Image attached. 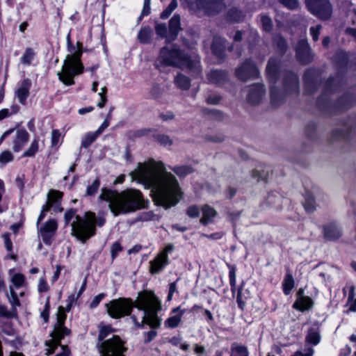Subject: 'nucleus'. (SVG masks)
<instances>
[{
    "label": "nucleus",
    "instance_id": "f257e3e1",
    "mask_svg": "<svg viewBox=\"0 0 356 356\" xmlns=\"http://www.w3.org/2000/svg\"><path fill=\"white\" fill-rule=\"evenodd\" d=\"M132 180L150 189L154 202L165 208L175 205L180 199V187L176 177L165 170L161 161L149 159L138 163L137 168L130 172Z\"/></svg>",
    "mask_w": 356,
    "mask_h": 356
},
{
    "label": "nucleus",
    "instance_id": "f03ea898",
    "mask_svg": "<svg viewBox=\"0 0 356 356\" xmlns=\"http://www.w3.org/2000/svg\"><path fill=\"white\" fill-rule=\"evenodd\" d=\"M108 314L113 318H120L131 314L134 307L138 309L131 318L138 327L147 324L153 328L160 325L156 313L160 309V302L152 291L139 292L134 302L131 299L120 298L113 300L106 305Z\"/></svg>",
    "mask_w": 356,
    "mask_h": 356
},
{
    "label": "nucleus",
    "instance_id": "7ed1b4c3",
    "mask_svg": "<svg viewBox=\"0 0 356 356\" xmlns=\"http://www.w3.org/2000/svg\"><path fill=\"white\" fill-rule=\"evenodd\" d=\"M99 199L109 203L114 216L135 211L144 207V200L139 191L128 189L121 193L106 188H102Z\"/></svg>",
    "mask_w": 356,
    "mask_h": 356
},
{
    "label": "nucleus",
    "instance_id": "20e7f679",
    "mask_svg": "<svg viewBox=\"0 0 356 356\" xmlns=\"http://www.w3.org/2000/svg\"><path fill=\"white\" fill-rule=\"evenodd\" d=\"M161 59L167 65L187 69L194 77L202 75L199 57L188 56L187 53L175 48V46H165L161 51Z\"/></svg>",
    "mask_w": 356,
    "mask_h": 356
},
{
    "label": "nucleus",
    "instance_id": "39448f33",
    "mask_svg": "<svg viewBox=\"0 0 356 356\" xmlns=\"http://www.w3.org/2000/svg\"><path fill=\"white\" fill-rule=\"evenodd\" d=\"M82 46H68L67 54L60 72H58L59 79L65 85L74 83V77L83 72V65L81 61Z\"/></svg>",
    "mask_w": 356,
    "mask_h": 356
},
{
    "label": "nucleus",
    "instance_id": "423d86ee",
    "mask_svg": "<svg viewBox=\"0 0 356 356\" xmlns=\"http://www.w3.org/2000/svg\"><path fill=\"white\" fill-rule=\"evenodd\" d=\"M74 217L76 220L71 224V234L82 243H85L95 234L94 213L88 212L86 213L84 218H81L76 215V210L70 209L65 213V224L67 225Z\"/></svg>",
    "mask_w": 356,
    "mask_h": 356
},
{
    "label": "nucleus",
    "instance_id": "0eeeda50",
    "mask_svg": "<svg viewBox=\"0 0 356 356\" xmlns=\"http://www.w3.org/2000/svg\"><path fill=\"white\" fill-rule=\"evenodd\" d=\"M68 300L69 304L66 309L62 306L58 307L57 322L54 325V330L50 334L51 339L45 342L46 346L48 347L47 349V355L54 353L55 348L59 345L60 340L65 336L70 334V330L64 325V323L66 319L65 312L70 309L72 302L75 300L74 295L72 294L70 296Z\"/></svg>",
    "mask_w": 356,
    "mask_h": 356
},
{
    "label": "nucleus",
    "instance_id": "6e6552de",
    "mask_svg": "<svg viewBox=\"0 0 356 356\" xmlns=\"http://www.w3.org/2000/svg\"><path fill=\"white\" fill-rule=\"evenodd\" d=\"M190 9L197 15L215 16L225 8L223 0H192Z\"/></svg>",
    "mask_w": 356,
    "mask_h": 356
},
{
    "label": "nucleus",
    "instance_id": "1a4fd4ad",
    "mask_svg": "<svg viewBox=\"0 0 356 356\" xmlns=\"http://www.w3.org/2000/svg\"><path fill=\"white\" fill-rule=\"evenodd\" d=\"M181 30V18L179 15H175L169 22L168 29L163 24L156 23L155 31L156 34L166 39V42L175 40L179 32Z\"/></svg>",
    "mask_w": 356,
    "mask_h": 356
},
{
    "label": "nucleus",
    "instance_id": "9d476101",
    "mask_svg": "<svg viewBox=\"0 0 356 356\" xmlns=\"http://www.w3.org/2000/svg\"><path fill=\"white\" fill-rule=\"evenodd\" d=\"M126 350L123 341L117 335L105 339L99 345L101 356H124V353Z\"/></svg>",
    "mask_w": 356,
    "mask_h": 356
},
{
    "label": "nucleus",
    "instance_id": "9b49d317",
    "mask_svg": "<svg viewBox=\"0 0 356 356\" xmlns=\"http://www.w3.org/2000/svg\"><path fill=\"white\" fill-rule=\"evenodd\" d=\"M306 6L312 14L322 20L330 19L332 6L329 0H305Z\"/></svg>",
    "mask_w": 356,
    "mask_h": 356
},
{
    "label": "nucleus",
    "instance_id": "f8f14e48",
    "mask_svg": "<svg viewBox=\"0 0 356 356\" xmlns=\"http://www.w3.org/2000/svg\"><path fill=\"white\" fill-rule=\"evenodd\" d=\"M235 74L239 79L246 81L257 77L259 70L254 63L248 60L236 69Z\"/></svg>",
    "mask_w": 356,
    "mask_h": 356
},
{
    "label": "nucleus",
    "instance_id": "ddd939ff",
    "mask_svg": "<svg viewBox=\"0 0 356 356\" xmlns=\"http://www.w3.org/2000/svg\"><path fill=\"white\" fill-rule=\"evenodd\" d=\"M342 236V229L335 222L323 226V237L327 241H336Z\"/></svg>",
    "mask_w": 356,
    "mask_h": 356
},
{
    "label": "nucleus",
    "instance_id": "4468645a",
    "mask_svg": "<svg viewBox=\"0 0 356 356\" xmlns=\"http://www.w3.org/2000/svg\"><path fill=\"white\" fill-rule=\"evenodd\" d=\"M264 94L265 89L263 85H254L249 89L247 100L251 104H258L261 102Z\"/></svg>",
    "mask_w": 356,
    "mask_h": 356
},
{
    "label": "nucleus",
    "instance_id": "2eb2a0df",
    "mask_svg": "<svg viewBox=\"0 0 356 356\" xmlns=\"http://www.w3.org/2000/svg\"><path fill=\"white\" fill-rule=\"evenodd\" d=\"M283 84L284 90L289 93L296 92L299 88L298 79L292 72H288L285 74Z\"/></svg>",
    "mask_w": 356,
    "mask_h": 356
},
{
    "label": "nucleus",
    "instance_id": "dca6fc26",
    "mask_svg": "<svg viewBox=\"0 0 356 356\" xmlns=\"http://www.w3.org/2000/svg\"><path fill=\"white\" fill-rule=\"evenodd\" d=\"M29 138V134L25 129L17 130L15 138L13 140V150L15 152L20 151L27 143Z\"/></svg>",
    "mask_w": 356,
    "mask_h": 356
},
{
    "label": "nucleus",
    "instance_id": "f3484780",
    "mask_svg": "<svg viewBox=\"0 0 356 356\" xmlns=\"http://www.w3.org/2000/svg\"><path fill=\"white\" fill-rule=\"evenodd\" d=\"M31 86V81L29 79H26L22 81L20 87L15 92V95L22 104H25L26 103V100L29 95Z\"/></svg>",
    "mask_w": 356,
    "mask_h": 356
},
{
    "label": "nucleus",
    "instance_id": "a211bd4d",
    "mask_svg": "<svg viewBox=\"0 0 356 356\" xmlns=\"http://www.w3.org/2000/svg\"><path fill=\"white\" fill-rule=\"evenodd\" d=\"M207 79L209 83L220 85L227 80V73L224 70H211L207 74Z\"/></svg>",
    "mask_w": 356,
    "mask_h": 356
},
{
    "label": "nucleus",
    "instance_id": "6ab92c4d",
    "mask_svg": "<svg viewBox=\"0 0 356 356\" xmlns=\"http://www.w3.org/2000/svg\"><path fill=\"white\" fill-rule=\"evenodd\" d=\"M202 217L200 218V222L207 225L209 223L213 222V218L217 215L216 209L208 204H204L202 207Z\"/></svg>",
    "mask_w": 356,
    "mask_h": 356
},
{
    "label": "nucleus",
    "instance_id": "aec40b11",
    "mask_svg": "<svg viewBox=\"0 0 356 356\" xmlns=\"http://www.w3.org/2000/svg\"><path fill=\"white\" fill-rule=\"evenodd\" d=\"M296 51L298 58L302 63H308L312 61L313 56L309 46H297Z\"/></svg>",
    "mask_w": 356,
    "mask_h": 356
},
{
    "label": "nucleus",
    "instance_id": "412c9836",
    "mask_svg": "<svg viewBox=\"0 0 356 356\" xmlns=\"http://www.w3.org/2000/svg\"><path fill=\"white\" fill-rule=\"evenodd\" d=\"M302 206L308 213H314L317 208V204L316 202L314 196L313 194L307 191L304 195V201L302 202Z\"/></svg>",
    "mask_w": 356,
    "mask_h": 356
},
{
    "label": "nucleus",
    "instance_id": "4be33fe9",
    "mask_svg": "<svg viewBox=\"0 0 356 356\" xmlns=\"http://www.w3.org/2000/svg\"><path fill=\"white\" fill-rule=\"evenodd\" d=\"M313 300L309 297H302L297 298L293 304V308L303 312L312 307Z\"/></svg>",
    "mask_w": 356,
    "mask_h": 356
},
{
    "label": "nucleus",
    "instance_id": "5701e85b",
    "mask_svg": "<svg viewBox=\"0 0 356 356\" xmlns=\"http://www.w3.org/2000/svg\"><path fill=\"white\" fill-rule=\"evenodd\" d=\"M168 263V260L164 259L161 255L157 257L150 262V271L152 273H159Z\"/></svg>",
    "mask_w": 356,
    "mask_h": 356
},
{
    "label": "nucleus",
    "instance_id": "b1692460",
    "mask_svg": "<svg viewBox=\"0 0 356 356\" xmlns=\"http://www.w3.org/2000/svg\"><path fill=\"white\" fill-rule=\"evenodd\" d=\"M174 82L177 88L182 90H188L191 86L190 79L181 74H178L175 77Z\"/></svg>",
    "mask_w": 356,
    "mask_h": 356
},
{
    "label": "nucleus",
    "instance_id": "393cba45",
    "mask_svg": "<svg viewBox=\"0 0 356 356\" xmlns=\"http://www.w3.org/2000/svg\"><path fill=\"white\" fill-rule=\"evenodd\" d=\"M270 99L273 106H278L284 99V95L275 86H272L270 89Z\"/></svg>",
    "mask_w": 356,
    "mask_h": 356
},
{
    "label": "nucleus",
    "instance_id": "a878e982",
    "mask_svg": "<svg viewBox=\"0 0 356 356\" xmlns=\"http://www.w3.org/2000/svg\"><path fill=\"white\" fill-rule=\"evenodd\" d=\"M284 293L289 295L294 287V280L291 273H287L282 282Z\"/></svg>",
    "mask_w": 356,
    "mask_h": 356
},
{
    "label": "nucleus",
    "instance_id": "bb28decb",
    "mask_svg": "<svg viewBox=\"0 0 356 356\" xmlns=\"http://www.w3.org/2000/svg\"><path fill=\"white\" fill-rule=\"evenodd\" d=\"M170 169L179 177H184L193 172V168L188 165H177Z\"/></svg>",
    "mask_w": 356,
    "mask_h": 356
},
{
    "label": "nucleus",
    "instance_id": "cd10ccee",
    "mask_svg": "<svg viewBox=\"0 0 356 356\" xmlns=\"http://www.w3.org/2000/svg\"><path fill=\"white\" fill-rule=\"evenodd\" d=\"M153 35V31L150 27L141 29L138 33V40L141 43H149Z\"/></svg>",
    "mask_w": 356,
    "mask_h": 356
},
{
    "label": "nucleus",
    "instance_id": "c85d7f7f",
    "mask_svg": "<svg viewBox=\"0 0 356 356\" xmlns=\"http://www.w3.org/2000/svg\"><path fill=\"white\" fill-rule=\"evenodd\" d=\"M184 313V310H181L178 314L169 317L165 321V326L170 328H175L177 327L181 321V317Z\"/></svg>",
    "mask_w": 356,
    "mask_h": 356
},
{
    "label": "nucleus",
    "instance_id": "c756f323",
    "mask_svg": "<svg viewBox=\"0 0 356 356\" xmlns=\"http://www.w3.org/2000/svg\"><path fill=\"white\" fill-rule=\"evenodd\" d=\"M319 332L315 328H311L308 331L306 341L312 345H316L320 341Z\"/></svg>",
    "mask_w": 356,
    "mask_h": 356
},
{
    "label": "nucleus",
    "instance_id": "7c9ffc66",
    "mask_svg": "<svg viewBox=\"0 0 356 356\" xmlns=\"http://www.w3.org/2000/svg\"><path fill=\"white\" fill-rule=\"evenodd\" d=\"M227 19L233 22H241L244 16L243 13L236 8L230 9L227 13Z\"/></svg>",
    "mask_w": 356,
    "mask_h": 356
},
{
    "label": "nucleus",
    "instance_id": "2f4dec72",
    "mask_svg": "<svg viewBox=\"0 0 356 356\" xmlns=\"http://www.w3.org/2000/svg\"><path fill=\"white\" fill-rule=\"evenodd\" d=\"M35 56V52L33 48H27L21 57V62L24 65H29L31 64Z\"/></svg>",
    "mask_w": 356,
    "mask_h": 356
},
{
    "label": "nucleus",
    "instance_id": "473e14b6",
    "mask_svg": "<svg viewBox=\"0 0 356 356\" xmlns=\"http://www.w3.org/2000/svg\"><path fill=\"white\" fill-rule=\"evenodd\" d=\"M99 134L96 131L87 134L82 140L81 147L85 148L88 147L96 140Z\"/></svg>",
    "mask_w": 356,
    "mask_h": 356
},
{
    "label": "nucleus",
    "instance_id": "72a5a7b5",
    "mask_svg": "<svg viewBox=\"0 0 356 356\" xmlns=\"http://www.w3.org/2000/svg\"><path fill=\"white\" fill-rule=\"evenodd\" d=\"M100 186V180L99 178H96L92 183L88 186L86 189V195H94L98 191Z\"/></svg>",
    "mask_w": 356,
    "mask_h": 356
},
{
    "label": "nucleus",
    "instance_id": "f704fd0d",
    "mask_svg": "<svg viewBox=\"0 0 356 356\" xmlns=\"http://www.w3.org/2000/svg\"><path fill=\"white\" fill-rule=\"evenodd\" d=\"M38 150V140L33 139L29 149L23 154V156H33Z\"/></svg>",
    "mask_w": 356,
    "mask_h": 356
},
{
    "label": "nucleus",
    "instance_id": "c9c22d12",
    "mask_svg": "<svg viewBox=\"0 0 356 356\" xmlns=\"http://www.w3.org/2000/svg\"><path fill=\"white\" fill-rule=\"evenodd\" d=\"M177 0H172L170 5L161 13V17L162 19L168 18L172 11L177 7Z\"/></svg>",
    "mask_w": 356,
    "mask_h": 356
},
{
    "label": "nucleus",
    "instance_id": "e433bc0d",
    "mask_svg": "<svg viewBox=\"0 0 356 356\" xmlns=\"http://www.w3.org/2000/svg\"><path fill=\"white\" fill-rule=\"evenodd\" d=\"M57 228H58L57 222L55 220H49L40 229L46 231L47 232H50V233L54 234Z\"/></svg>",
    "mask_w": 356,
    "mask_h": 356
},
{
    "label": "nucleus",
    "instance_id": "4c0bfd02",
    "mask_svg": "<svg viewBox=\"0 0 356 356\" xmlns=\"http://www.w3.org/2000/svg\"><path fill=\"white\" fill-rule=\"evenodd\" d=\"M279 3L289 10H296L299 8L298 0H277Z\"/></svg>",
    "mask_w": 356,
    "mask_h": 356
},
{
    "label": "nucleus",
    "instance_id": "58836bf2",
    "mask_svg": "<svg viewBox=\"0 0 356 356\" xmlns=\"http://www.w3.org/2000/svg\"><path fill=\"white\" fill-rule=\"evenodd\" d=\"M113 330L109 326H104L99 330L98 336V340L99 341H104L106 338L112 333Z\"/></svg>",
    "mask_w": 356,
    "mask_h": 356
},
{
    "label": "nucleus",
    "instance_id": "ea45409f",
    "mask_svg": "<svg viewBox=\"0 0 356 356\" xmlns=\"http://www.w3.org/2000/svg\"><path fill=\"white\" fill-rule=\"evenodd\" d=\"M211 52L219 59L225 56V46H211Z\"/></svg>",
    "mask_w": 356,
    "mask_h": 356
},
{
    "label": "nucleus",
    "instance_id": "a19ab883",
    "mask_svg": "<svg viewBox=\"0 0 356 356\" xmlns=\"http://www.w3.org/2000/svg\"><path fill=\"white\" fill-rule=\"evenodd\" d=\"M314 74V71L309 70H307L305 73V75H304L305 87H306V90L308 92H312V91H310L309 90V88L312 84H313L312 76H313Z\"/></svg>",
    "mask_w": 356,
    "mask_h": 356
},
{
    "label": "nucleus",
    "instance_id": "79ce46f5",
    "mask_svg": "<svg viewBox=\"0 0 356 356\" xmlns=\"http://www.w3.org/2000/svg\"><path fill=\"white\" fill-rule=\"evenodd\" d=\"M275 63L270 60L267 65V72L270 81H275Z\"/></svg>",
    "mask_w": 356,
    "mask_h": 356
},
{
    "label": "nucleus",
    "instance_id": "37998d69",
    "mask_svg": "<svg viewBox=\"0 0 356 356\" xmlns=\"http://www.w3.org/2000/svg\"><path fill=\"white\" fill-rule=\"evenodd\" d=\"M63 196V193L60 192L58 191L55 190H51L48 193V199L49 202H56L59 199H60Z\"/></svg>",
    "mask_w": 356,
    "mask_h": 356
},
{
    "label": "nucleus",
    "instance_id": "c03bdc74",
    "mask_svg": "<svg viewBox=\"0 0 356 356\" xmlns=\"http://www.w3.org/2000/svg\"><path fill=\"white\" fill-rule=\"evenodd\" d=\"M156 140L158 143L164 146H170L172 144V140L166 135H157Z\"/></svg>",
    "mask_w": 356,
    "mask_h": 356
},
{
    "label": "nucleus",
    "instance_id": "a18cd8bd",
    "mask_svg": "<svg viewBox=\"0 0 356 356\" xmlns=\"http://www.w3.org/2000/svg\"><path fill=\"white\" fill-rule=\"evenodd\" d=\"M261 21L264 30L270 32L273 26L272 19L268 16H264L261 18Z\"/></svg>",
    "mask_w": 356,
    "mask_h": 356
},
{
    "label": "nucleus",
    "instance_id": "49530a36",
    "mask_svg": "<svg viewBox=\"0 0 356 356\" xmlns=\"http://www.w3.org/2000/svg\"><path fill=\"white\" fill-rule=\"evenodd\" d=\"M39 232L40 236L42 238L43 241L46 244L50 245L51 243V238L53 237L54 234L50 232H47L42 229H40Z\"/></svg>",
    "mask_w": 356,
    "mask_h": 356
},
{
    "label": "nucleus",
    "instance_id": "de8ad7c7",
    "mask_svg": "<svg viewBox=\"0 0 356 356\" xmlns=\"http://www.w3.org/2000/svg\"><path fill=\"white\" fill-rule=\"evenodd\" d=\"M10 296H8L10 303L12 305V306L13 307L19 306V305H20L19 300L15 292L14 291V290L12 288H10Z\"/></svg>",
    "mask_w": 356,
    "mask_h": 356
},
{
    "label": "nucleus",
    "instance_id": "09e8293b",
    "mask_svg": "<svg viewBox=\"0 0 356 356\" xmlns=\"http://www.w3.org/2000/svg\"><path fill=\"white\" fill-rule=\"evenodd\" d=\"M232 350L236 351L237 353H238L241 356H248V350H247L246 347H245L243 346L233 344L232 346Z\"/></svg>",
    "mask_w": 356,
    "mask_h": 356
},
{
    "label": "nucleus",
    "instance_id": "8fccbe9b",
    "mask_svg": "<svg viewBox=\"0 0 356 356\" xmlns=\"http://www.w3.org/2000/svg\"><path fill=\"white\" fill-rule=\"evenodd\" d=\"M12 282L17 287H20L24 282V276L22 274H15L12 278Z\"/></svg>",
    "mask_w": 356,
    "mask_h": 356
},
{
    "label": "nucleus",
    "instance_id": "3c124183",
    "mask_svg": "<svg viewBox=\"0 0 356 356\" xmlns=\"http://www.w3.org/2000/svg\"><path fill=\"white\" fill-rule=\"evenodd\" d=\"M13 159V156L11 152L8 151H5L2 152L0 155V162L1 163H6L8 162L11 161Z\"/></svg>",
    "mask_w": 356,
    "mask_h": 356
},
{
    "label": "nucleus",
    "instance_id": "603ef678",
    "mask_svg": "<svg viewBox=\"0 0 356 356\" xmlns=\"http://www.w3.org/2000/svg\"><path fill=\"white\" fill-rule=\"evenodd\" d=\"M186 213L191 218H196L199 216L200 211L197 206L193 205L187 209Z\"/></svg>",
    "mask_w": 356,
    "mask_h": 356
},
{
    "label": "nucleus",
    "instance_id": "864d4df0",
    "mask_svg": "<svg viewBox=\"0 0 356 356\" xmlns=\"http://www.w3.org/2000/svg\"><path fill=\"white\" fill-rule=\"evenodd\" d=\"M163 94V89L158 85L152 87L151 90V95L154 99H159Z\"/></svg>",
    "mask_w": 356,
    "mask_h": 356
},
{
    "label": "nucleus",
    "instance_id": "5fc2aeb1",
    "mask_svg": "<svg viewBox=\"0 0 356 356\" xmlns=\"http://www.w3.org/2000/svg\"><path fill=\"white\" fill-rule=\"evenodd\" d=\"M321 26L320 25L316 26V27H311L310 28V33L312 36L313 42H316L318 40L319 36V31L321 29Z\"/></svg>",
    "mask_w": 356,
    "mask_h": 356
},
{
    "label": "nucleus",
    "instance_id": "6e6d98bb",
    "mask_svg": "<svg viewBox=\"0 0 356 356\" xmlns=\"http://www.w3.org/2000/svg\"><path fill=\"white\" fill-rule=\"evenodd\" d=\"M104 293H100L96 296L90 303V308H95L101 302V300L104 298Z\"/></svg>",
    "mask_w": 356,
    "mask_h": 356
},
{
    "label": "nucleus",
    "instance_id": "4d7b16f0",
    "mask_svg": "<svg viewBox=\"0 0 356 356\" xmlns=\"http://www.w3.org/2000/svg\"><path fill=\"white\" fill-rule=\"evenodd\" d=\"M122 250V246L119 243H115L111 247V255L113 258H115L118 252Z\"/></svg>",
    "mask_w": 356,
    "mask_h": 356
},
{
    "label": "nucleus",
    "instance_id": "13d9d810",
    "mask_svg": "<svg viewBox=\"0 0 356 356\" xmlns=\"http://www.w3.org/2000/svg\"><path fill=\"white\" fill-rule=\"evenodd\" d=\"M221 97L216 95H209L207 98V102L211 104H217L220 102Z\"/></svg>",
    "mask_w": 356,
    "mask_h": 356
},
{
    "label": "nucleus",
    "instance_id": "bf43d9fd",
    "mask_svg": "<svg viewBox=\"0 0 356 356\" xmlns=\"http://www.w3.org/2000/svg\"><path fill=\"white\" fill-rule=\"evenodd\" d=\"M150 1L151 0H145L141 13L142 16H147L150 13Z\"/></svg>",
    "mask_w": 356,
    "mask_h": 356
},
{
    "label": "nucleus",
    "instance_id": "052dcab7",
    "mask_svg": "<svg viewBox=\"0 0 356 356\" xmlns=\"http://www.w3.org/2000/svg\"><path fill=\"white\" fill-rule=\"evenodd\" d=\"M173 248H174V246L172 245H171V244H169L159 254L161 255V257H162L163 258H164V259L168 260V253L170 252L171 251H172Z\"/></svg>",
    "mask_w": 356,
    "mask_h": 356
},
{
    "label": "nucleus",
    "instance_id": "680f3d73",
    "mask_svg": "<svg viewBox=\"0 0 356 356\" xmlns=\"http://www.w3.org/2000/svg\"><path fill=\"white\" fill-rule=\"evenodd\" d=\"M60 134L58 130H53L51 132V143L52 145H56L60 138Z\"/></svg>",
    "mask_w": 356,
    "mask_h": 356
},
{
    "label": "nucleus",
    "instance_id": "e2e57ef3",
    "mask_svg": "<svg viewBox=\"0 0 356 356\" xmlns=\"http://www.w3.org/2000/svg\"><path fill=\"white\" fill-rule=\"evenodd\" d=\"M156 335V332L151 330L146 334L144 339L145 343H149Z\"/></svg>",
    "mask_w": 356,
    "mask_h": 356
},
{
    "label": "nucleus",
    "instance_id": "0e129e2a",
    "mask_svg": "<svg viewBox=\"0 0 356 356\" xmlns=\"http://www.w3.org/2000/svg\"><path fill=\"white\" fill-rule=\"evenodd\" d=\"M5 246L8 251L12 250V242L9 238V234H5L3 235Z\"/></svg>",
    "mask_w": 356,
    "mask_h": 356
},
{
    "label": "nucleus",
    "instance_id": "69168bd1",
    "mask_svg": "<svg viewBox=\"0 0 356 356\" xmlns=\"http://www.w3.org/2000/svg\"><path fill=\"white\" fill-rule=\"evenodd\" d=\"M110 121L108 119H105L99 128L96 131V132L99 134V136L102 134V132L109 126Z\"/></svg>",
    "mask_w": 356,
    "mask_h": 356
},
{
    "label": "nucleus",
    "instance_id": "338daca9",
    "mask_svg": "<svg viewBox=\"0 0 356 356\" xmlns=\"http://www.w3.org/2000/svg\"><path fill=\"white\" fill-rule=\"evenodd\" d=\"M62 352L57 354L56 356H69L70 350L68 349L67 346H61Z\"/></svg>",
    "mask_w": 356,
    "mask_h": 356
},
{
    "label": "nucleus",
    "instance_id": "774afa93",
    "mask_svg": "<svg viewBox=\"0 0 356 356\" xmlns=\"http://www.w3.org/2000/svg\"><path fill=\"white\" fill-rule=\"evenodd\" d=\"M345 33L347 35L353 37L356 41V28H347L345 30Z\"/></svg>",
    "mask_w": 356,
    "mask_h": 356
}]
</instances>
